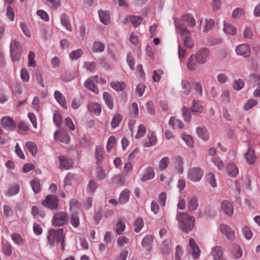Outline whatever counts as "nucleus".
Wrapping results in <instances>:
<instances>
[{"label":"nucleus","instance_id":"f257e3e1","mask_svg":"<svg viewBox=\"0 0 260 260\" xmlns=\"http://www.w3.org/2000/svg\"><path fill=\"white\" fill-rule=\"evenodd\" d=\"M176 33L183 39L184 45L188 48H192L194 46V42L190 36L191 32L187 28L189 26L193 27L196 24V20L190 14H186L181 18H174Z\"/></svg>","mask_w":260,"mask_h":260},{"label":"nucleus","instance_id":"37998d69","mask_svg":"<svg viewBox=\"0 0 260 260\" xmlns=\"http://www.w3.org/2000/svg\"><path fill=\"white\" fill-rule=\"evenodd\" d=\"M122 119V117L121 114L119 113L116 114L113 117L111 124L113 128H115L118 127Z\"/></svg>","mask_w":260,"mask_h":260},{"label":"nucleus","instance_id":"a211bd4d","mask_svg":"<svg viewBox=\"0 0 260 260\" xmlns=\"http://www.w3.org/2000/svg\"><path fill=\"white\" fill-rule=\"evenodd\" d=\"M59 160L60 165V168L61 169H64L68 170L70 169L73 165L72 159L69 158L65 156H59Z\"/></svg>","mask_w":260,"mask_h":260},{"label":"nucleus","instance_id":"2eb2a0df","mask_svg":"<svg viewBox=\"0 0 260 260\" xmlns=\"http://www.w3.org/2000/svg\"><path fill=\"white\" fill-rule=\"evenodd\" d=\"M222 211L229 216L233 215L234 213V206L233 204L228 200H224L221 202V206Z\"/></svg>","mask_w":260,"mask_h":260},{"label":"nucleus","instance_id":"79ce46f5","mask_svg":"<svg viewBox=\"0 0 260 260\" xmlns=\"http://www.w3.org/2000/svg\"><path fill=\"white\" fill-rule=\"evenodd\" d=\"M103 148L100 146L96 147L95 151V156L97 159V164L100 165L103 159Z\"/></svg>","mask_w":260,"mask_h":260},{"label":"nucleus","instance_id":"e433bc0d","mask_svg":"<svg viewBox=\"0 0 260 260\" xmlns=\"http://www.w3.org/2000/svg\"><path fill=\"white\" fill-rule=\"evenodd\" d=\"M20 187L18 184H14L11 186L6 193V196L11 197L17 194L19 191Z\"/></svg>","mask_w":260,"mask_h":260},{"label":"nucleus","instance_id":"680f3d73","mask_svg":"<svg viewBox=\"0 0 260 260\" xmlns=\"http://www.w3.org/2000/svg\"><path fill=\"white\" fill-rule=\"evenodd\" d=\"M116 142V138L114 136H110L108 140L107 144V150L108 152H110L113 147H114Z\"/></svg>","mask_w":260,"mask_h":260},{"label":"nucleus","instance_id":"69168bd1","mask_svg":"<svg viewBox=\"0 0 260 260\" xmlns=\"http://www.w3.org/2000/svg\"><path fill=\"white\" fill-rule=\"evenodd\" d=\"M53 121L58 127L61 125V116L58 111H56L53 115Z\"/></svg>","mask_w":260,"mask_h":260},{"label":"nucleus","instance_id":"473e14b6","mask_svg":"<svg viewBox=\"0 0 260 260\" xmlns=\"http://www.w3.org/2000/svg\"><path fill=\"white\" fill-rule=\"evenodd\" d=\"M125 229V224L122 218H119L117 220L115 227V232L119 235H121Z\"/></svg>","mask_w":260,"mask_h":260},{"label":"nucleus","instance_id":"58836bf2","mask_svg":"<svg viewBox=\"0 0 260 260\" xmlns=\"http://www.w3.org/2000/svg\"><path fill=\"white\" fill-rule=\"evenodd\" d=\"M11 237L16 245L18 246L23 245L24 241L21 235L18 233H13L11 234Z\"/></svg>","mask_w":260,"mask_h":260},{"label":"nucleus","instance_id":"09e8293b","mask_svg":"<svg viewBox=\"0 0 260 260\" xmlns=\"http://www.w3.org/2000/svg\"><path fill=\"white\" fill-rule=\"evenodd\" d=\"M257 104V101L254 99L248 100L243 106V109L248 111Z\"/></svg>","mask_w":260,"mask_h":260},{"label":"nucleus","instance_id":"052dcab7","mask_svg":"<svg viewBox=\"0 0 260 260\" xmlns=\"http://www.w3.org/2000/svg\"><path fill=\"white\" fill-rule=\"evenodd\" d=\"M20 26L21 27V29L23 32V33L24 34V35L27 37L29 38L31 37V34L30 32V30L26 25V24L25 22H21L20 23Z\"/></svg>","mask_w":260,"mask_h":260},{"label":"nucleus","instance_id":"6ab92c4d","mask_svg":"<svg viewBox=\"0 0 260 260\" xmlns=\"http://www.w3.org/2000/svg\"><path fill=\"white\" fill-rule=\"evenodd\" d=\"M157 142V138L154 133H149L147 138L143 141V145L145 147H149L155 145Z\"/></svg>","mask_w":260,"mask_h":260},{"label":"nucleus","instance_id":"a19ab883","mask_svg":"<svg viewBox=\"0 0 260 260\" xmlns=\"http://www.w3.org/2000/svg\"><path fill=\"white\" fill-rule=\"evenodd\" d=\"M111 87L117 91L123 90L126 87V84L124 82H112L110 84Z\"/></svg>","mask_w":260,"mask_h":260},{"label":"nucleus","instance_id":"0e129e2a","mask_svg":"<svg viewBox=\"0 0 260 260\" xmlns=\"http://www.w3.org/2000/svg\"><path fill=\"white\" fill-rule=\"evenodd\" d=\"M82 53L83 52L82 49H78L76 50L73 51L70 54V57L72 60H77L81 56Z\"/></svg>","mask_w":260,"mask_h":260},{"label":"nucleus","instance_id":"338daca9","mask_svg":"<svg viewBox=\"0 0 260 260\" xmlns=\"http://www.w3.org/2000/svg\"><path fill=\"white\" fill-rule=\"evenodd\" d=\"M37 14L40 17L41 19L45 21H49V16L48 13L43 10H38L37 12Z\"/></svg>","mask_w":260,"mask_h":260},{"label":"nucleus","instance_id":"c85d7f7f","mask_svg":"<svg viewBox=\"0 0 260 260\" xmlns=\"http://www.w3.org/2000/svg\"><path fill=\"white\" fill-rule=\"evenodd\" d=\"M227 171L230 176L235 177L239 173V169L234 163H230L227 166Z\"/></svg>","mask_w":260,"mask_h":260},{"label":"nucleus","instance_id":"dca6fc26","mask_svg":"<svg viewBox=\"0 0 260 260\" xmlns=\"http://www.w3.org/2000/svg\"><path fill=\"white\" fill-rule=\"evenodd\" d=\"M54 137L56 140L66 144L69 143L70 140L69 135L65 132H60L57 131L55 132Z\"/></svg>","mask_w":260,"mask_h":260},{"label":"nucleus","instance_id":"49530a36","mask_svg":"<svg viewBox=\"0 0 260 260\" xmlns=\"http://www.w3.org/2000/svg\"><path fill=\"white\" fill-rule=\"evenodd\" d=\"M206 181L210 184L212 187H215L217 186L216 181L214 174L209 173L206 176Z\"/></svg>","mask_w":260,"mask_h":260},{"label":"nucleus","instance_id":"2f4dec72","mask_svg":"<svg viewBox=\"0 0 260 260\" xmlns=\"http://www.w3.org/2000/svg\"><path fill=\"white\" fill-rule=\"evenodd\" d=\"M198 199L197 197H190L188 201V208L189 211H194L198 207Z\"/></svg>","mask_w":260,"mask_h":260},{"label":"nucleus","instance_id":"393cba45","mask_svg":"<svg viewBox=\"0 0 260 260\" xmlns=\"http://www.w3.org/2000/svg\"><path fill=\"white\" fill-rule=\"evenodd\" d=\"M223 30L228 35L234 36L237 33V27L230 23L224 22Z\"/></svg>","mask_w":260,"mask_h":260},{"label":"nucleus","instance_id":"c03bdc74","mask_svg":"<svg viewBox=\"0 0 260 260\" xmlns=\"http://www.w3.org/2000/svg\"><path fill=\"white\" fill-rule=\"evenodd\" d=\"M30 185L35 194L40 191V182L38 179L35 178L32 179L30 182Z\"/></svg>","mask_w":260,"mask_h":260},{"label":"nucleus","instance_id":"0eeeda50","mask_svg":"<svg viewBox=\"0 0 260 260\" xmlns=\"http://www.w3.org/2000/svg\"><path fill=\"white\" fill-rule=\"evenodd\" d=\"M218 230L228 239L233 240L234 239L235 232L230 226L225 224H221L219 226Z\"/></svg>","mask_w":260,"mask_h":260},{"label":"nucleus","instance_id":"b1692460","mask_svg":"<svg viewBox=\"0 0 260 260\" xmlns=\"http://www.w3.org/2000/svg\"><path fill=\"white\" fill-rule=\"evenodd\" d=\"M104 44L101 42L96 41L92 44L89 51L93 53H101L104 51Z\"/></svg>","mask_w":260,"mask_h":260},{"label":"nucleus","instance_id":"de8ad7c7","mask_svg":"<svg viewBox=\"0 0 260 260\" xmlns=\"http://www.w3.org/2000/svg\"><path fill=\"white\" fill-rule=\"evenodd\" d=\"M25 146L32 156L36 155L37 153L38 149L35 143L32 142H27L25 144Z\"/></svg>","mask_w":260,"mask_h":260},{"label":"nucleus","instance_id":"7ed1b4c3","mask_svg":"<svg viewBox=\"0 0 260 260\" xmlns=\"http://www.w3.org/2000/svg\"><path fill=\"white\" fill-rule=\"evenodd\" d=\"M47 236L48 244L50 247H53L55 242L57 244L60 243L62 250L64 248V235L63 229L55 230L51 229L48 230Z\"/></svg>","mask_w":260,"mask_h":260},{"label":"nucleus","instance_id":"a18cd8bd","mask_svg":"<svg viewBox=\"0 0 260 260\" xmlns=\"http://www.w3.org/2000/svg\"><path fill=\"white\" fill-rule=\"evenodd\" d=\"M170 162V158L168 157H162L159 162V169L163 171L166 170L169 166Z\"/></svg>","mask_w":260,"mask_h":260},{"label":"nucleus","instance_id":"ea45409f","mask_svg":"<svg viewBox=\"0 0 260 260\" xmlns=\"http://www.w3.org/2000/svg\"><path fill=\"white\" fill-rule=\"evenodd\" d=\"M153 241V237L151 235H148L143 239L142 246L148 249L150 247L151 244Z\"/></svg>","mask_w":260,"mask_h":260},{"label":"nucleus","instance_id":"5701e85b","mask_svg":"<svg viewBox=\"0 0 260 260\" xmlns=\"http://www.w3.org/2000/svg\"><path fill=\"white\" fill-rule=\"evenodd\" d=\"M197 134L199 138L201 139L207 141L209 138V133L207 131V128L204 126H199L196 129Z\"/></svg>","mask_w":260,"mask_h":260},{"label":"nucleus","instance_id":"774afa93","mask_svg":"<svg viewBox=\"0 0 260 260\" xmlns=\"http://www.w3.org/2000/svg\"><path fill=\"white\" fill-rule=\"evenodd\" d=\"M90 110L94 113L99 114L101 111V107L99 104L94 103L90 105Z\"/></svg>","mask_w":260,"mask_h":260},{"label":"nucleus","instance_id":"9b49d317","mask_svg":"<svg viewBox=\"0 0 260 260\" xmlns=\"http://www.w3.org/2000/svg\"><path fill=\"white\" fill-rule=\"evenodd\" d=\"M67 216L66 213L59 212L56 213L53 218V223L57 226H62L67 222Z\"/></svg>","mask_w":260,"mask_h":260},{"label":"nucleus","instance_id":"13d9d810","mask_svg":"<svg viewBox=\"0 0 260 260\" xmlns=\"http://www.w3.org/2000/svg\"><path fill=\"white\" fill-rule=\"evenodd\" d=\"M244 86V82L243 80L239 79L235 80L233 83V88L236 90H241Z\"/></svg>","mask_w":260,"mask_h":260},{"label":"nucleus","instance_id":"f704fd0d","mask_svg":"<svg viewBox=\"0 0 260 260\" xmlns=\"http://www.w3.org/2000/svg\"><path fill=\"white\" fill-rule=\"evenodd\" d=\"M191 110L193 114L194 113H201L203 111L204 108L198 101L193 100Z\"/></svg>","mask_w":260,"mask_h":260},{"label":"nucleus","instance_id":"ddd939ff","mask_svg":"<svg viewBox=\"0 0 260 260\" xmlns=\"http://www.w3.org/2000/svg\"><path fill=\"white\" fill-rule=\"evenodd\" d=\"M173 165L174 170L177 173L182 174L183 173V161L181 156H177L174 158Z\"/></svg>","mask_w":260,"mask_h":260},{"label":"nucleus","instance_id":"c9c22d12","mask_svg":"<svg viewBox=\"0 0 260 260\" xmlns=\"http://www.w3.org/2000/svg\"><path fill=\"white\" fill-rule=\"evenodd\" d=\"M130 191L128 190H123L119 196V203L121 204H125L129 200Z\"/></svg>","mask_w":260,"mask_h":260},{"label":"nucleus","instance_id":"8fccbe9b","mask_svg":"<svg viewBox=\"0 0 260 260\" xmlns=\"http://www.w3.org/2000/svg\"><path fill=\"white\" fill-rule=\"evenodd\" d=\"M10 51H21L19 42L16 39H12L10 44Z\"/></svg>","mask_w":260,"mask_h":260},{"label":"nucleus","instance_id":"412c9836","mask_svg":"<svg viewBox=\"0 0 260 260\" xmlns=\"http://www.w3.org/2000/svg\"><path fill=\"white\" fill-rule=\"evenodd\" d=\"M54 96L58 103L64 109L68 108L65 97L59 91L55 90L54 93Z\"/></svg>","mask_w":260,"mask_h":260},{"label":"nucleus","instance_id":"cd10ccee","mask_svg":"<svg viewBox=\"0 0 260 260\" xmlns=\"http://www.w3.org/2000/svg\"><path fill=\"white\" fill-rule=\"evenodd\" d=\"M155 173L154 169L151 167L147 168L145 171V174L141 178V181H146L151 180L154 177Z\"/></svg>","mask_w":260,"mask_h":260},{"label":"nucleus","instance_id":"1a4fd4ad","mask_svg":"<svg viewBox=\"0 0 260 260\" xmlns=\"http://www.w3.org/2000/svg\"><path fill=\"white\" fill-rule=\"evenodd\" d=\"M98 82V76L91 77L85 82V86L89 90L92 91L96 94H98L99 93V89L96 86Z\"/></svg>","mask_w":260,"mask_h":260},{"label":"nucleus","instance_id":"c756f323","mask_svg":"<svg viewBox=\"0 0 260 260\" xmlns=\"http://www.w3.org/2000/svg\"><path fill=\"white\" fill-rule=\"evenodd\" d=\"M97 187L98 185L95 180L90 179L87 185L86 192L88 194L92 195L95 192Z\"/></svg>","mask_w":260,"mask_h":260},{"label":"nucleus","instance_id":"603ef678","mask_svg":"<svg viewBox=\"0 0 260 260\" xmlns=\"http://www.w3.org/2000/svg\"><path fill=\"white\" fill-rule=\"evenodd\" d=\"M146 132V128L144 124H140L138 128L137 133L135 136V138L137 139H140L143 137Z\"/></svg>","mask_w":260,"mask_h":260},{"label":"nucleus","instance_id":"aec40b11","mask_svg":"<svg viewBox=\"0 0 260 260\" xmlns=\"http://www.w3.org/2000/svg\"><path fill=\"white\" fill-rule=\"evenodd\" d=\"M211 254L214 260H224L222 248L218 246L212 248Z\"/></svg>","mask_w":260,"mask_h":260},{"label":"nucleus","instance_id":"423d86ee","mask_svg":"<svg viewBox=\"0 0 260 260\" xmlns=\"http://www.w3.org/2000/svg\"><path fill=\"white\" fill-rule=\"evenodd\" d=\"M1 124L3 128L9 131H13L16 127L15 121L10 116L3 117L1 120Z\"/></svg>","mask_w":260,"mask_h":260},{"label":"nucleus","instance_id":"f8f14e48","mask_svg":"<svg viewBox=\"0 0 260 260\" xmlns=\"http://www.w3.org/2000/svg\"><path fill=\"white\" fill-rule=\"evenodd\" d=\"M196 55L198 56L199 63L204 64L207 61L209 56V50L207 48H202L199 50Z\"/></svg>","mask_w":260,"mask_h":260},{"label":"nucleus","instance_id":"39448f33","mask_svg":"<svg viewBox=\"0 0 260 260\" xmlns=\"http://www.w3.org/2000/svg\"><path fill=\"white\" fill-rule=\"evenodd\" d=\"M42 204L51 210H55L57 208L58 205L57 197L54 195H48L45 199L42 201Z\"/></svg>","mask_w":260,"mask_h":260},{"label":"nucleus","instance_id":"6e6d98bb","mask_svg":"<svg viewBox=\"0 0 260 260\" xmlns=\"http://www.w3.org/2000/svg\"><path fill=\"white\" fill-rule=\"evenodd\" d=\"M182 88L183 89V92L187 95L189 93L191 89V86L188 81L186 80L182 81Z\"/></svg>","mask_w":260,"mask_h":260},{"label":"nucleus","instance_id":"4468645a","mask_svg":"<svg viewBox=\"0 0 260 260\" xmlns=\"http://www.w3.org/2000/svg\"><path fill=\"white\" fill-rule=\"evenodd\" d=\"M198 64L199 63L197 55L192 54L188 59L186 66L189 71H194L197 69Z\"/></svg>","mask_w":260,"mask_h":260},{"label":"nucleus","instance_id":"20e7f679","mask_svg":"<svg viewBox=\"0 0 260 260\" xmlns=\"http://www.w3.org/2000/svg\"><path fill=\"white\" fill-rule=\"evenodd\" d=\"M203 174V169L199 167H193L188 170L187 177L188 180L191 182H199L202 179Z\"/></svg>","mask_w":260,"mask_h":260},{"label":"nucleus","instance_id":"864d4df0","mask_svg":"<svg viewBox=\"0 0 260 260\" xmlns=\"http://www.w3.org/2000/svg\"><path fill=\"white\" fill-rule=\"evenodd\" d=\"M242 233L245 238L248 240H250L253 237V233L248 226H245L243 228Z\"/></svg>","mask_w":260,"mask_h":260},{"label":"nucleus","instance_id":"4c0bfd02","mask_svg":"<svg viewBox=\"0 0 260 260\" xmlns=\"http://www.w3.org/2000/svg\"><path fill=\"white\" fill-rule=\"evenodd\" d=\"M60 21L61 24L66 27L67 30L71 31L72 26L70 24L69 17L66 14H62L61 15Z\"/></svg>","mask_w":260,"mask_h":260},{"label":"nucleus","instance_id":"7c9ffc66","mask_svg":"<svg viewBox=\"0 0 260 260\" xmlns=\"http://www.w3.org/2000/svg\"><path fill=\"white\" fill-rule=\"evenodd\" d=\"M103 99L105 101V102L108 107L112 110L113 108L114 104H113V97L109 93L107 92H104L103 94Z\"/></svg>","mask_w":260,"mask_h":260},{"label":"nucleus","instance_id":"f03ea898","mask_svg":"<svg viewBox=\"0 0 260 260\" xmlns=\"http://www.w3.org/2000/svg\"><path fill=\"white\" fill-rule=\"evenodd\" d=\"M178 226L183 232L188 233L194 227L195 218L184 212H178L176 216Z\"/></svg>","mask_w":260,"mask_h":260},{"label":"nucleus","instance_id":"4d7b16f0","mask_svg":"<svg viewBox=\"0 0 260 260\" xmlns=\"http://www.w3.org/2000/svg\"><path fill=\"white\" fill-rule=\"evenodd\" d=\"M171 246L169 241L165 240L161 246L160 249L164 254H168L170 252Z\"/></svg>","mask_w":260,"mask_h":260},{"label":"nucleus","instance_id":"a878e982","mask_svg":"<svg viewBox=\"0 0 260 260\" xmlns=\"http://www.w3.org/2000/svg\"><path fill=\"white\" fill-rule=\"evenodd\" d=\"M98 13L100 20L103 24L107 25L110 23V15L107 11L100 10Z\"/></svg>","mask_w":260,"mask_h":260},{"label":"nucleus","instance_id":"f3484780","mask_svg":"<svg viewBox=\"0 0 260 260\" xmlns=\"http://www.w3.org/2000/svg\"><path fill=\"white\" fill-rule=\"evenodd\" d=\"M189 245L191 254L194 258L195 259L198 258L200 255L201 251L194 240L192 238H190L189 240Z\"/></svg>","mask_w":260,"mask_h":260},{"label":"nucleus","instance_id":"bf43d9fd","mask_svg":"<svg viewBox=\"0 0 260 260\" xmlns=\"http://www.w3.org/2000/svg\"><path fill=\"white\" fill-rule=\"evenodd\" d=\"M182 138L188 147H192L193 146V140L190 135L183 133L182 134Z\"/></svg>","mask_w":260,"mask_h":260},{"label":"nucleus","instance_id":"4be33fe9","mask_svg":"<svg viewBox=\"0 0 260 260\" xmlns=\"http://www.w3.org/2000/svg\"><path fill=\"white\" fill-rule=\"evenodd\" d=\"M169 124L171 127L174 129H182L184 127V124L183 122L178 119H176L173 117H171L169 121Z\"/></svg>","mask_w":260,"mask_h":260},{"label":"nucleus","instance_id":"3c124183","mask_svg":"<svg viewBox=\"0 0 260 260\" xmlns=\"http://www.w3.org/2000/svg\"><path fill=\"white\" fill-rule=\"evenodd\" d=\"M129 19L131 22L135 27H137L141 23L143 18L140 16H129L127 17Z\"/></svg>","mask_w":260,"mask_h":260},{"label":"nucleus","instance_id":"72a5a7b5","mask_svg":"<svg viewBox=\"0 0 260 260\" xmlns=\"http://www.w3.org/2000/svg\"><path fill=\"white\" fill-rule=\"evenodd\" d=\"M243 252L241 248L238 246L235 245L231 250V255L235 258L238 259L242 257Z\"/></svg>","mask_w":260,"mask_h":260},{"label":"nucleus","instance_id":"6e6552de","mask_svg":"<svg viewBox=\"0 0 260 260\" xmlns=\"http://www.w3.org/2000/svg\"><path fill=\"white\" fill-rule=\"evenodd\" d=\"M235 51L237 55L248 57L251 55V49L247 44H242L236 47Z\"/></svg>","mask_w":260,"mask_h":260},{"label":"nucleus","instance_id":"9d476101","mask_svg":"<svg viewBox=\"0 0 260 260\" xmlns=\"http://www.w3.org/2000/svg\"><path fill=\"white\" fill-rule=\"evenodd\" d=\"M200 29L202 27L203 31L207 32L211 30L214 25L215 22L211 19L202 18L199 20Z\"/></svg>","mask_w":260,"mask_h":260},{"label":"nucleus","instance_id":"bb28decb","mask_svg":"<svg viewBox=\"0 0 260 260\" xmlns=\"http://www.w3.org/2000/svg\"><path fill=\"white\" fill-rule=\"evenodd\" d=\"M245 158L249 164H253L255 161L256 156L254 154V150L250 147L248 148L245 154Z\"/></svg>","mask_w":260,"mask_h":260},{"label":"nucleus","instance_id":"e2e57ef3","mask_svg":"<svg viewBox=\"0 0 260 260\" xmlns=\"http://www.w3.org/2000/svg\"><path fill=\"white\" fill-rule=\"evenodd\" d=\"M182 116L185 121H189L191 118V114L188 108L183 107L182 109Z\"/></svg>","mask_w":260,"mask_h":260},{"label":"nucleus","instance_id":"5fc2aeb1","mask_svg":"<svg viewBox=\"0 0 260 260\" xmlns=\"http://www.w3.org/2000/svg\"><path fill=\"white\" fill-rule=\"evenodd\" d=\"M135 231L136 233H139L144 226V222L142 218H137L134 224Z\"/></svg>","mask_w":260,"mask_h":260}]
</instances>
